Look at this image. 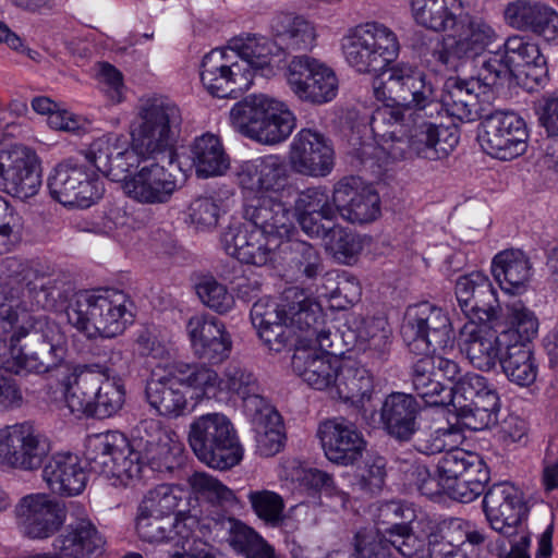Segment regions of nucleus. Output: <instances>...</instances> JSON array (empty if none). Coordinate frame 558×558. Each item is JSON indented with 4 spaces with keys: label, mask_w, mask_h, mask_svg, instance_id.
<instances>
[{
    "label": "nucleus",
    "mask_w": 558,
    "mask_h": 558,
    "mask_svg": "<svg viewBox=\"0 0 558 558\" xmlns=\"http://www.w3.org/2000/svg\"><path fill=\"white\" fill-rule=\"evenodd\" d=\"M17 318L14 305L0 287V368L23 375L44 374L57 367L66 353V338L59 326L38 316L13 330Z\"/></svg>",
    "instance_id": "f257e3e1"
},
{
    "label": "nucleus",
    "mask_w": 558,
    "mask_h": 558,
    "mask_svg": "<svg viewBox=\"0 0 558 558\" xmlns=\"http://www.w3.org/2000/svg\"><path fill=\"white\" fill-rule=\"evenodd\" d=\"M182 116L180 108L167 97H151L138 108V125L132 132L131 146L118 144L111 156L105 177L123 183L131 175V168L149 159L171 154L180 132Z\"/></svg>",
    "instance_id": "f03ea898"
},
{
    "label": "nucleus",
    "mask_w": 558,
    "mask_h": 558,
    "mask_svg": "<svg viewBox=\"0 0 558 558\" xmlns=\"http://www.w3.org/2000/svg\"><path fill=\"white\" fill-rule=\"evenodd\" d=\"M134 303L123 291L84 290L66 307L68 322L88 338H114L133 323Z\"/></svg>",
    "instance_id": "7ed1b4c3"
},
{
    "label": "nucleus",
    "mask_w": 558,
    "mask_h": 558,
    "mask_svg": "<svg viewBox=\"0 0 558 558\" xmlns=\"http://www.w3.org/2000/svg\"><path fill=\"white\" fill-rule=\"evenodd\" d=\"M373 94L379 101H391L408 111V119H437L441 104L432 78L422 70L397 64L373 81Z\"/></svg>",
    "instance_id": "20e7f679"
},
{
    "label": "nucleus",
    "mask_w": 558,
    "mask_h": 558,
    "mask_svg": "<svg viewBox=\"0 0 558 558\" xmlns=\"http://www.w3.org/2000/svg\"><path fill=\"white\" fill-rule=\"evenodd\" d=\"M230 121L239 133L270 145L287 140L295 128V118L286 105L263 94L235 104Z\"/></svg>",
    "instance_id": "39448f33"
},
{
    "label": "nucleus",
    "mask_w": 558,
    "mask_h": 558,
    "mask_svg": "<svg viewBox=\"0 0 558 558\" xmlns=\"http://www.w3.org/2000/svg\"><path fill=\"white\" fill-rule=\"evenodd\" d=\"M189 444L199 461L213 469L227 470L243 456L231 421L220 413L195 418L189 430Z\"/></svg>",
    "instance_id": "423d86ee"
},
{
    "label": "nucleus",
    "mask_w": 558,
    "mask_h": 558,
    "mask_svg": "<svg viewBox=\"0 0 558 558\" xmlns=\"http://www.w3.org/2000/svg\"><path fill=\"white\" fill-rule=\"evenodd\" d=\"M341 48L348 64L359 73L386 71L400 50L392 29L377 22L365 23L351 29L342 38Z\"/></svg>",
    "instance_id": "0eeeda50"
},
{
    "label": "nucleus",
    "mask_w": 558,
    "mask_h": 558,
    "mask_svg": "<svg viewBox=\"0 0 558 558\" xmlns=\"http://www.w3.org/2000/svg\"><path fill=\"white\" fill-rule=\"evenodd\" d=\"M451 323L444 310L428 301L407 308L401 336L413 354L436 353L451 341Z\"/></svg>",
    "instance_id": "6e6552de"
},
{
    "label": "nucleus",
    "mask_w": 558,
    "mask_h": 558,
    "mask_svg": "<svg viewBox=\"0 0 558 558\" xmlns=\"http://www.w3.org/2000/svg\"><path fill=\"white\" fill-rule=\"evenodd\" d=\"M445 476V493L453 500L469 504L481 496L490 480L489 468L483 457L474 451L453 449L439 458Z\"/></svg>",
    "instance_id": "1a4fd4ad"
},
{
    "label": "nucleus",
    "mask_w": 558,
    "mask_h": 558,
    "mask_svg": "<svg viewBox=\"0 0 558 558\" xmlns=\"http://www.w3.org/2000/svg\"><path fill=\"white\" fill-rule=\"evenodd\" d=\"M51 196L65 206L86 208L104 193L102 182L95 171L78 159L69 158L58 163L48 179Z\"/></svg>",
    "instance_id": "9d476101"
},
{
    "label": "nucleus",
    "mask_w": 558,
    "mask_h": 558,
    "mask_svg": "<svg viewBox=\"0 0 558 558\" xmlns=\"http://www.w3.org/2000/svg\"><path fill=\"white\" fill-rule=\"evenodd\" d=\"M235 179L246 201L260 195H290L294 190L288 163L278 155L243 161L235 170Z\"/></svg>",
    "instance_id": "9b49d317"
},
{
    "label": "nucleus",
    "mask_w": 558,
    "mask_h": 558,
    "mask_svg": "<svg viewBox=\"0 0 558 558\" xmlns=\"http://www.w3.org/2000/svg\"><path fill=\"white\" fill-rule=\"evenodd\" d=\"M283 313L296 332L298 347L332 348L331 331L326 327L320 306L310 300L303 290L289 288L283 292Z\"/></svg>",
    "instance_id": "f8f14e48"
},
{
    "label": "nucleus",
    "mask_w": 558,
    "mask_h": 558,
    "mask_svg": "<svg viewBox=\"0 0 558 558\" xmlns=\"http://www.w3.org/2000/svg\"><path fill=\"white\" fill-rule=\"evenodd\" d=\"M481 128L480 144L488 155L500 160H511L525 153L526 125L517 113L492 112L483 119Z\"/></svg>",
    "instance_id": "ddd939ff"
},
{
    "label": "nucleus",
    "mask_w": 558,
    "mask_h": 558,
    "mask_svg": "<svg viewBox=\"0 0 558 558\" xmlns=\"http://www.w3.org/2000/svg\"><path fill=\"white\" fill-rule=\"evenodd\" d=\"M201 81L206 90L219 98H236L252 86V76L238 63L229 48H215L203 57Z\"/></svg>",
    "instance_id": "4468645a"
},
{
    "label": "nucleus",
    "mask_w": 558,
    "mask_h": 558,
    "mask_svg": "<svg viewBox=\"0 0 558 558\" xmlns=\"http://www.w3.org/2000/svg\"><path fill=\"white\" fill-rule=\"evenodd\" d=\"M288 84L299 99L313 105L329 102L338 93V78L333 70L305 54L291 60Z\"/></svg>",
    "instance_id": "2eb2a0df"
},
{
    "label": "nucleus",
    "mask_w": 558,
    "mask_h": 558,
    "mask_svg": "<svg viewBox=\"0 0 558 558\" xmlns=\"http://www.w3.org/2000/svg\"><path fill=\"white\" fill-rule=\"evenodd\" d=\"M41 185L40 160L35 150L14 145L0 150V187L20 199L36 195Z\"/></svg>",
    "instance_id": "dca6fc26"
},
{
    "label": "nucleus",
    "mask_w": 558,
    "mask_h": 558,
    "mask_svg": "<svg viewBox=\"0 0 558 558\" xmlns=\"http://www.w3.org/2000/svg\"><path fill=\"white\" fill-rule=\"evenodd\" d=\"M50 451L48 438L31 422L17 423L0 429V456L16 469H38Z\"/></svg>",
    "instance_id": "f3484780"
},
{
    "label": "nucleus",
    "mask_w": 558,
    "mask_h": 558,
    "mask_svg": "<svg viewBox=\"0 0 558 558\" xmlns=\"http://www.w3.org/2000/svg\"><path fill=\"white\" fill-rule=\"evenodd\" d=\"M3 274L21 289L22 298L28 299L36 308L53 310L63 293V281L48 276L37 266L16 257L3 260Z\"/></svg>",
    "instance_id": "a211bd4d"
},
{
    "label": "nucleus",
    "mask_w": 558,
    "mask_h": 558,
    "mask_svg": "<svg viewBox=\"0 0 558 558\" xmlns=\"http://www.w3.org/2000/svg\"><path fill=\"white\" fill-rule=\"evenodd\" d=\"M457 36H448L434 50L433 57L449 70H457L462 61L480 58L495 41L493 27L481 20L469 21Z\"/></svg>",
    "instance_id": "6ab92c4d"
},
{
    "label": "nucleus",
    "mask_w": 558,
    "mask_h": 558,
    "mask_svg": "<svg viewBox=\"0 0 558 558\" xmlns=\"http://www.w3.org/2000/svg\"><path fill=\"white\" fill-rule=\"evenodd\" d=\"M317 437L325 457L337 465H354L366 450L367 442L362 432L353 422L344 417L322 422L317 429Z\"/></svg>",
    "instance_id": "aec40b11"
},
{
    "label": "nucleus",
    "mask_w": 558,
    "mask_h": 558,
    "mask_svg": "<svg viewBox=\"0 0 558 558\" xmlns=\"http://www.w3.org/2000/svg\"><path fill=\"white\" fill-rule=\"evenodd\" d=\"M244 218L279 248L296 232L293 213L275 196L260 195L247 199Z\"/></svg>",
    "instance_id": "412c9836"
},
{
    "label": "nucleus",
    "mask_w": 558,
    "mask_h": 558,
    "mask_svg": "<svg viewBox=\"0 0 558 558\" xmlns=\"http://www.w3.org/2000/svg\"><path fill=\"white\" fill-rule=\"evenodd\" d=\"M169 157L172 161V153L158 156L143 162L138 170L123 184L124 193L137 203L157 205L168 203L178 190L175 177L160 165L159 159Z\"/></svg>",
    "instance_id": "4be33fe9"
},
{
    "label": "nucleus",
    "mask_w": 558,
    "mask_h": 558,
    "mask_svg": "<svg viewBox=\"0 0 558 558\" xmlns=\"http://www.w3.org/2000/svg\"><path fill=\"white\" fill-rule=\"evenodd\" d=\"M289 161L299 174L326 177L335 165L331 141L317 131L302 129L291 143Z\"/></svg>",
    "instance_id": "5701e85b"
},
{
    "label": "nucleus",
    "mask_w": 558,
    "mask_h": 558,
    "mask_svg": "<svg viewBox=\"0 0 558 558\" xmlns=\"http://www.w3.org/2000/svg\"><path fill=\"white\" fill-rule=\"evenodd\" d=\"M458 306L468 322H494L499 312L497 292L488 277L474 271L456 282Z\"/></svg>",
    "instance_id": "b1692460"
},
{
    "label": "nucleus",
    "mask_w": 558,
    "mask_h": 558,
    "mask_svg": "<svg viewBox=\"0 0 558 558\" xmlns=\"http://www.w3.org/2000/svg\"><path fill=\"white\" fill-rule=\"evenodd\" d=\"M333 205L337 214L352 223L374 221L380 214L378 193L357 177L343 178L335 185Z\"/></svg>",
    "instance_id": "393cba45"
},
{
    "label": "nucleus",
    "mask_w": 558,
    "mask_h": 558,
    "mask_svg": "<svg viewBox=\"0 0 558 558\" xmlns=\"http://www.w3.org/2000/svg\"><path fill=\"white\" fill-rule=\"evenodd\" d=\"M493 322H466L460 330L461 350L477 369L489 372L502 356L508 343H502Z\"/></svg>",
    "instance_id": "a878e982"
},
{
    "label": "nucleus",
    "mask_w": 558,
    "mask_h": 558,
    "mask_svg": "<svg viewBox=\"0 0 558 558\" xmlns=\"http://www.w3.org/2000/svg\"><path fill=\"white\" fill-rule=\"evenodd\" d=\"M194 354L211 364L225 361L232 341L225 324L210 315H194L186 325Z\"/></svg>",
    "instance_id": "bb28decb"
},
{
    "label": "nucleus",
    "mask_w": 558,
    "mask_h": 558,
    "mask_svg": "<svg viewBox=\"0 0 558 558\" xmlns=\"http://www.w3.org/2000/svg\"><path fill=\"white\" fill-rule=\"evenodd\" d=\"M505 19L513 28L531 33L558 45V12L541 1L517 0L505 9Z\"/></svg>",
    "instance_id": "cd10ccee"
},
{
    "label": "nucleus",
    "mask_w": 558,
    "mask_h": 558,
    "mask_svg": "<svg viewBox=\"0 0 558 558\" xmlns=\"http://www.w3.org/2000/svg\"><path fill=\"white\" fill-rule=\"evenodd\" d=\"M317 345L298 347L291 365L293 372L315 390L326 391L331 398L341 362L329 349L317 350Z\"/></svg>",
    "instance_id": "c85d7f7f"
},
{
    "label": "nucleus",
    "mask_w": 558,
    "mask_h": 558,
    "mask_svg": "<svg viewBox=\"0 0 558 558\" xmlns=\"http://www.w3.org/2000/svg\"><path fill=\"white\" fill-rule=\"evenodd\" d=\"M414 124L410 135V154L437 161L447 158L459 143L456 128L437 124L436 119L410 118Z\"/></svg>",
    "instance_id": "c756f323"
},
{
    "label": "nucleus",
    "mask_w": 558,
    "mask_h": 558,
    "mask_svg": "<svg viewBox=\"0 0 558 558\" xmlns=\"http://www.w3.org/2000/svg\"><path fill=\"white\" fill-rule=\"evenodd\" d=\"M16 514L24 533L31 538H47L64 522V508L56 500L41 494L21 499Z\"/></svg>",
    "instance_id": "7c9ffc66"
},
{
    "label": "nucleus",
    "mask_w": 558,
    "mask_h": 558,
    "mask_svg": "<svg viewBox=\"0 0 558 558\" xmlns=\"http://www.w3.org/2000/svg\"><path fill=\"white\" fill-rule=\"evenodd\" d=\"M483 509L490 526L506 535L514 533L521 522L523 501L518 488L508 482L494 484L486 492Z\"/></svg>",
    "instance_id": "2f4dec72"
},
{
    "label": "nucleus",
    "mask_w": 558,
    "mask_h": 558,
    "mask_svg": "<svg viewBox=\"0 0 558 558\" xmlns=\"http://www.w3.org/2000/svg\"><path fill=\"white\" fill-rule=\"evenodd\" d=\"M420 411L421 407L412 395L391 392L383 401L380 422L390 437L409 441L417 430Z\"/></svg>",
    "instance_id": "473e14b6"
},
{
    "label": "nucleus",
    "mask_w": 558,
    "mask_h": 558,
    "mask_svg": "<svg viewBox=\"0 0 558 558\" xmlns=\"http://www.w3.org/2000/svg\"><path fill=\"white\" fill-rule=\"evenodd\" d=\"M187 391L172 367L159 378H151L145 387V399L157 415L178 418L189 413Z\"/></svg>",
    "instance_id": "72a5a7b5"
},
{
    "label": "nucleus",
    "mask_w": 558,
    "mask_h": 558,
    "mask_svg": "<svg viewBox=\"0 0 558 558\" xmlns=\"http://www.w3.org/2000/svg\"><path fill=\"white\" fill-rule=\"evenodd\" d=\"M106 539L88 519L70 523L53 541V549L66 558L98 557L105 550Z\"/></svg>",
    "instance_id": "f704fd0d"
},
{
    "label": "nucleus",
    "mask_w": 558,
    "mask_h": 558,
    "mask_svg": "<svg viewBox=\"0 0 558 558\" xmlns=\"http://www.w3.org/2000/svg\"><path fill=\"white\" fill-rule=\"evenodd\" d=\"M190 493L178 485L162 484L151 488L140 504L138 511L144 514H154L155 518L175 515L173 524L177 534H181L180 526L187 517ZM192 521L195 520L192 518Z\"/></svg>",
    "instance_id": "c9c22d12"
},
{
    "label": "nucleus",
    "mask_w": 558,
    "mask_h": 558,
    "mask_svg": "<svg viewBox=\"0 0 558 558\" xmlns=\"http://www.w3.org/2000/svg\"><path fill=\"white\" fill-rule=\"evenodd\" d=\"M485 93L480 81L461 77H449L444 85V92L439 102L441 111L445 109L447 113L461 122H472L478 117L481 110L478 106V96Z\"/></svg>",
    "instance_id": "e433bc0d"
},
{
    "label": "nucleus",
    "mask_w": 558,
    "mask_h": 558,
    "mask_svg": "<svg viewBox=\"0 0 558 558\" xmlns=\"http://www.w3.org/2000/svg\"><path fill=\"white\" fill-rule=\"evenodd\" d=\"M43 478L52 493L75 496L86 485V473L78 458L71 453H58L49 459L43 470Z\"/></svg>",
    "instance_id": "4c0bfd02"
},
{
    "label": "nucleus",
    "mask_w": 558,
    "mask_h": 558,
    "mask_svg": "<svg viewBox=\"0 0 558 558\" xmlns=\"http://www.w3.org/2000/svg\"><path fill=\"white\" fill-rule=\"evenodd\" d=\"M414 22L428 31L445 33L462 23L461 0H411Z\"/></svg>",
    "instance_id": "58836bf2"
},
{
    "label": "nucleus",
    "mask_w": 558,
    "mask_h": 558,
    "mask_svg": "<svg viewBox=\"0 0 558 558\" xmlns=\"http://www.w3.org/2000/svg\"><path fill=\"white\" fill-rule=\"evenodd\" d=\"M221 386L242 400L246 416L270 405L255 374L243 365L229 364L223 372Z\"/></svg>",
    "instance_id": "ea45409f"
},
{
    "label": "nucleus",
    "mask_w": 558,
    "mask_h": 558,
    "mask_svg": "<svg viewBox=\"0 0 558 558\" xmlns=\"http://www.w3.org/2000/svg\"><path fill=\"white\" fill-rule=\"evenodd\" d=\"M502 50L512 70L524 68V74L539 84L547 74V61L537 43L531 38L513 35L504 43Z\"/></svg>",
    "instance_id": "a19ab883"
},
{
    "label": "nucleus",
    "mask_w": 558,
    "mask_h": 558,
    "mask_svg": "<svg viewBox=\"0 0 558 558\" xmlns=\"http://www.w3.org/2000/svg\"><path fill=\"white\" fill-rule=\"evenodd\" d=\"M373 375L357 363L340 364L336 386L331 388V399L350 402L361 408L373 392Z\"/></svg>",
    "instance_id": "79ce46f5"
},
{
    "label": "nucleus",
    "mask_w": 558,
    "mask_h": 558,
    "mask_svg": "<svg viewBox=\"0 0 558 558\" xmlns=\"http://www.w3.org/2000/svg\"><path fill=\"white\" fill-rule=\"evenodd\" d=\"M492 270L502 290L519 294L531 278L532 266L522 251L506 250L494 257Z\"/></svg>",
    "instance_id": "37998d69"
},
{
    "label": "nucleus",
    "mask_w": 558,
    "mask_h": 558,
    "mask_svg": "<svg viewBox=\"0 0 558 558\" xmlns=\"http://www.w3.org/2000/svg\"><path fill=\"white\" fill-rule=\"evenodd\" d=\"M190 158L198 178L221 175L230 166L220 138L211 133H205L193 141Z\"/></svg>",
    "instance_id": "c03bdc74"
},
{
    "label": "nucleus",
    "mask_w": 558,
    "mask_h": 558,
    "mask_svg": "<svg viewBox=\"0 0 558 558\" xmlns=\"http://www.w3.org/2000/svg\"><path fill=\"white\" fill-rule=\"evenodd\" d=\"M422 357L410 367V379L414 391L429 407H446L448 387L437 379L436 361L433 353H421Z\"/></svg>",
    "instance_id": "a18cd8bd"
},
{
    "label": "nucleus",
    "mask_w": 558,
    "mask_h": 558,
    "mask_svg": "<svg viewBox=\"0 0 558 558\" xmlns=\"http://www.w3.org/2000/svg\"><path fill=\"white\" fill-rule=\"evenodd\" d=\"M246 417L255 432L256 452L266 458L280 452L286 435L279 412L270 404Z\"/></svg>",
    "instance_id": "49530a36"
},
{
    "label": "nucleus",
    "mask_w": 558,
    "mask_h": 558,
    "mask_svg": "<svg viewBox=\"0 0 558 558\" xmlns=\"http://www.w3.org/2000/svg\"><path fill=\"white\" fill-rule=\"evenodd\" d=\"M271 27L280 47L290 53L307 51L315 46V27L303 16L279 15Z\"/></svg>",
    "instance_id": "de8ad7c7"
},
{
    "label": "nucleus",
    "mask_w": 558,
    "mask_h": 558,
    "mask_svg": "<svg viewBox=\"0 0 558 558\" xmlns=\"http://www.w3.org/2000/svg\"><path fill=\"white\" fill-rule=\"evenodd\" d=\"M228 48L235 56L238 63L246 65L252 78L256 71L271 72L270 60L277 46L268 38L247 34L232 38Z\"/></svg>",
    "instance_id": "09e8293b"
},
{
    "label": "nucleus",
    "mask_w": 558,
    "mask_h": 558,
    "mask_svg": "<svg viewBox=\"0 0 558 558\" xmlns=\"http://www.w3.org/2000/svg\"><path fill=\"white\" fill-rule=\"evenodd\" d=\"M278 262L287 264L298 278L315 279L324 270L318 250L308 242L292 238L280 246Z\"/></svg>",
    "instance_id": "8fccbe9b"
},
{
    "label": "nucleus",
    "mask_w": 558,
    "mask_h": 558,
    "mask_svg": "<svg viewBox=\"0 0 558 558\" xmlns=\"http://www.w3.org/2000/svg\"><path fill=\"white\" fill-rule=\"evenodd\" d=\"M499 363L507 379L519 387H529L536 380L538 365L531 345L509 344Z\"/></svg>",
    "instance_id": "3c124183"
},
{
    "label": "nucleus",
    "mask_w": 558,
    "mask_h": 558,
    "mask_svg": "<svg viewBox=\"0 0 558 558\" xmlns=\"http://www.w3.org/2000/svg\"><path fill=\"white\" fill-rule=\"evenodd\" d=\"M500 400L494 388L485 390L471 402L454 410L463 425L472 430H482L498 422Z\"/></svg>",
    "instance_id": "603ef678"
},
{
    "label": "nucleus",
    "mask_w": 558,
    "mask_h": 558,
    "mask_svg": "<svg viewBox=\"0 0 558 558\" xmlns=\"http://www.w3.org/2000/svg\"><path fill=\"white\" fill-rule=\"evenodd\" d=\"M118 434H96L86 439L84 457L89 472L111 477Z\"/></svg>",
    "instance_id": "864d4df0"
},
{
    "label": "nucleus",
    "mask_w": 558,
    "mask_h": 558,
    "mask_svg": "<svg viewBox=\"0 0 558 558\" xmlns=\"http://www.w3.org/2000/svg\"><path fill=\"white\" fill-rule=\"evenodd\" d=\"M230 546L245 558H276L275 549L257 532L243 522L228 520Z\"/></svg>",
    "instance_id": "5fc2aeb1"
},
{
    "label": "nucleus",
    "mask_w": 558,
    "mask_h": 558,
    "mask_svg": "<svg viewBox=\"0 0 558 558\" xmlns=\"http://www.w3.org/2000/svg\"><path fill=\"white\" fill-rule=\"evenodd\" d=\"M97 378L76 375L64 385V400L71 413L92 417Z\"/></svg>",
    "instance_id": "6e6d98bb"
},
{
    "label": "nucleus",
    "mask_w": 558,
    "mask_h": 558,
    "mask_svg": "<svg viewBox=\"0 0 558 558\" xmlns=\"http://www.w3.org/2000/svg\"><path fill=\"white\" fill-rule=\"evenodd\" d=\"M415 517V509L411 504L402 500L383 501L377 508L376 531L388 537L399 531H405Z\"/></svg>",
    "instance_id": "4d7b16f0"
},
{
    "label": "nucleus",
    "mask_w": 558,
    "mask_h": 558,
    "mask_svg": "<svg viewBox=\"0 0 558 558\" xmlns=\"http://www.w3.org/2000/svg\"><path fill=\"white\" fill-rule=\"evenodd\" d=\"M510 327L501 331L502 343L531 345L538 330V320L534 313L520 302L510 306Z\"/></svg>",
    "instance_id": "13d9d810"
},
{
    "label": "nucleus",
    "mask_w": 558,
    "mask_h": 558,
    "mask_svg": "<svg viewBox=\"0 0 558 558\" xmlns=\"http://www.w3.org/2000/svg\"><path fill=\"white\" fill-rule=\"evenodd\" d=\"M171 367L185 390L192 388L202 391L204 396L215 397L217 389L221 386V378L217 372L205 365L180 362Z\"/></svg>",
    "instance_id": "bf43d9fd"
},
{
    "label": "nucleus",
    "mask_w": 558,
    "mask_h": 558,
    "mask_svg": "<svg viewBox=\"0 0 558 558\" xmlns=\"http://www.w3.org/2000/svg\"><path fill=\"white\" fill-rule=\"evenodd\" d=\"M118 441L111 477L119 480L123 485H128L129 481L144 477L146 470L133 444L122 435H118Z\"/></svg>",
    "instance_id": "052dcab7"
},
{
    "label": "nucleus",
    "mask_w": 558,
    "mask_h": 558,
    "mask_svg": "<svg viewBox=\"0 0 558 558\" xmlns=\"http://www.w3.org/2000/svg\"><path fill=\"white\" fill-rule=\"evenodd\" d=\"M480 58L478 73L474 80L480 81L484 89L502 84L512 76L513 70L502 49L488 51Z\"/></svg>",
    "instance_id": "680f3d73"
},
{
    "label": "nucleus",
    "mask_w": 558,
    "mask_h": 558,
    "mask_svg": "<svg viewBox=\"0 0 558 558\" xmlns=\"http://www.w3.org/2000/svg\"><path fill=\"white\" fill-rule=\"evenodd\" d=\"M326 250L340 263L351 264L363 250L361 238L352 230L336 225L325 239Z\"/></svg>",
    "instance_id": "e2e57ef3"
},
{
    "label": "nucleus",
    "mask_w": 558,
    "mask_h": 558,
    "mask_svg": "<svg viewBox=\"0 0 558 558\" xmlns=\"http://www.w3.org/2000/svg\"><path fill=\"white\" fill-rule=\"evenodd\" d=\"M92 417L107 418L117 414L123 407L125 391L121 384L105 380L97 381Z\"/></svg>",
    "instance_id": "0e129e2a"
},
{
    "label": "nucleus",
    "mask_w": 558,
    "mask_h": 558,
    "mask_svg": "<svg viewBox=\"0 0 558 558\" xmlns=\"http://www.w3.org/2000/svg\"><path fill=\"white\" fill-rule=\"evenodd\" d=\"M292 480L308 494L322 493L328 497L340 496L344 500V494L336 486L332 475L323 470L299 468L292 474Z\"/></svg>",
    "instance_id": "69168bd1"
},
{
    "label": "nucleus",
    "mask_w": 558,
    "mask_h": 558,
    "mask_svg": "<svg viewBox=\"0 0 558 558\" xmlns=\"http://www.w3.org/2000/svg\"><path fill=\"white\" fill-rule=\"evenodd\" d=\"M247 499L255 514L272 526L278 525L283 519V498L271 490H251Z\"/></svg>",
    "instance_id": "338daca9"
},
{
    "label": "nucleus",
    "mask_w": 558,
    "mask_h": 558,
    "mask_svg": "<svg viewBox=\"0 0 558 558\" xmlns=\"http://www.w3.org/2000/svg\"><path fill=\"white\" fill-rule=\"evenodd\" d=\"M352 558H392L388 537L377 531H359Z\"/></svg>",
    "instance_id": "774afa93"
}]
</instances>
